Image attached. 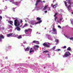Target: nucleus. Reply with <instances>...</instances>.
I'll use <instances>...</instances> for the list:
<instances>
[{"label":"nucleus","instance_id":"f257e3e1","mask_svg":"<svg viewBox=\"0 0 73 73\" xmlns=\"http://www.w3.org/2000/svg\"><path fill=\"white\" fill-rule=\"evenodd\" d=\"M14 25L15 26H19L20 25V23L18 19H16L14 21Z\"/></svg>","mask_w":73,"mask_h":73},{"label":"nucleus","instance_id":"f03ea898","mask_svg":"<svg viewBox=\"0 0 73 73\" xmlns=\"http://www.w3.org/2000/svg\"><path fill=\"white\" fill-rule=\"evenodd\" d=\"M70 53L69 52H67L65 53V54H64V56L66 57H68L69 55H70Z\"/></svg>","mask_w":73,"mask_h":73},{"label":"nucleus","instance_id":"7ed1b4c3","mask_svg":"<svg viewBox=\"0 0 73 73\" xmlns=\"http://www.w3.org/2000/svg\"><path fill=\"white\" fill-rule=\"evenodd\" d=\"M43 46H46V48H49V47H50V45H49V44L46 43H44L43 44Z\"/></svg>","mask_w":73,"mask_h":73},{"label":"nucleus","instance_id":"20e7f679","mask_svg":"<svg viewBox=\"0 0 73 73\" xmlns=\"http://www.w3.org/2000/svg\"><path fill=\"white\" fill-rule=\"evenodd\" d=\"M13 35V33H10L7 35V37H13V36H12Z\"/></svg>","mask_w":73,"mask_h":73},{"label":"nucleus","instance_id":"39448f33","mask_svg":"<svg viewBox=\"0 0 73 73\" xmlns=\"http://www.w3.org/2000/svg\"><path fill=\"white\" fill-rule=\"evenodd\" d=\"M52 31L54 32H55V33H54V34H55L56 35H57V30L55 28H52Z\"/></svg>","mask_w":73,"mask_h":73},{"label":"nucleus","instance_id":"423d86ee","mask_svg":"<svg viewBox=\"0 0 73 73\" xmlns=\"http://www.w3.org/2000/svg\"><path fill=\"white\" fill-rule=\"evenodd\" d=\"M31 29H25V33H27V32H28L29 31H31Z\"/></svg>","mask_w":73,"mask_h":73},{"label":"nucleus","instance_id":"0eeeda50","mask_svg":"<svg viewBox=\"0 0 73 73\" xmlns=\"http://www.w3.org/2000/svg\"><path fill=\"white\" fill-rule=\"evenodd\" d=\"M30 49V47H27V48H26L25 50V51H28L29 50V49Z\"/></svg>","mask_w":73,"mask_h":73},{"label":"nucleus","instance_id":"6e6552de","mask_svg":"<svg viewBox=\"0 0 73 73\" xmlns=\"http://www.w3.org/2000/svg\"><path fill=\"white\" fill-rule=\"evenodd\" d=\"M4 38V36L3 35H0V40H1V39H3Z\"/></svg>","mask_w":73,"mask_h":73},{"label":"nucleus","instance_id":"1a4fd4ad","mask_svg":"<svg viewBox=\"0 0 73 73\" xmlns=\"http://www.w3.org/2000/svg\"><path fill=\"white\" fill-rule=\"evenodd\" d=\"M15 29H16L17 31H20V30H21V29L19 27H17L16 28H15Z\"/></svg>","mask_w":73,"mask_h":73},{"label":"nucleus","instance_id":"9d476101","mask_svg":"<svg viewBox=\"0 0 73 73\" xmlns=\"http://www.w3.org/2000/svg\"><path fill=\"white\" fill-rule=\"evenodd\" d=\"M32 50V48H31L30 50L29 51V53H31L32 52H34V50Z\"/></svg>","mask_w":73,"mask_h":73},{"label":"nucleus","instance_id":"9b49d317","mask_svg":"<svg viewBox=\"0 0 73 73\" xmlns=\"http://www.w3.org/2000/svg\"><path fill=\"white\" fill-rule=\"evenodd\" d=\"M8 23H10L11 25H13V24H12L13 23V21H9Z\"/></svg>","mask_w":73,"mask_h":73},{"label":"nucleus","instance_id":"f8f14e48","mask_svg":"<svg viewBox=\"0 0 73 73\" xmlns=\"http://www.w3.org/2000/svg\"><path fill=\"white\" fill-rule=\"evenodd\" d=\"M47 7H48L47 5L45 6L44 7V8L43 9V11H45L46 10V9L47 8Z\"/></svg>","mask_w":73,"mask_h":73},{"label":"nucleus","instance_id":"ddd939ff","mask_svg":"<svg viewBox=\"0 0 73 73\" xmlns=\"http://www.w3.org/2000/svg\"><path fill=\"white\" fill-rule=\"evenodd\" d=\"M71 8V6H70V5H69L68 6V11H70V10Z\"/></svg>","mask_w":73,"mask_h":73},{"label":"nucleus","instance_id":"4468645a","mask_svg":"<svg viewBox=\"0 0 73 73\" xmlns=\"http://www.w3.org/2000/svg\"><path fill=\"white\" fill-rule=\"evenodd\" d=\"M17 38L18 39H20V38H22V35H19L18 37Z\"/></svg>","mask_w":73,"mask_h":73},{"label":"nucleus","instance_id":"2eb2a0df","mask_svg":"<svg viewBox=\"0 0 73 73\" xmlns=\"http://www.w3.org/2000/svg\"><path fill=\"white\" fill-rule=\"evenodd\" d=\"M38 23H38V22L35 23H34V22H33V23H32V25H35V24H38Z\"/></svg>","mask_w":73,"mask_h":73},{"label":"nucleus","instance_id":"dca6fc26","mask_svg":"<svg viewBox=\"0 0 73 73\" xmlns=\"http://www.w3.org/2000/svg\"><path fill=\"white\" fill-rule=\"evenodd\" d=\"M13 4H15V5H18V3H17V2H13Z\"/></svg>","mask_w":73,"mask_h":73},{"label":"nucleus","instance_id":"f3484780","mask_svg":"<svg viewBox=\"0 0 73 73\" xmlns=\"http://www.w3.org/2000/svg\"><path fill=\"white\" fill-rule=\"evenodd\" d=\"M41 18H39V17H37L36 18V19L37 20H38V21H40V20H41Z\"/></svg>","mask_w":73,"mask_h":73},{"label":"nucleus","instance_id":"a211bd4d","mask_svg":"<svg viewBox=\"0 0 73 73\" xmlns=\"http://www.w3.org/2000/svg\"><path fill=\"white\" fill-rule=\"evenodd\" d=\"M34 47L35 48H39V46H38V45H35L34 46Z\"/></svg>","mask_w":73,"mask_h":73},{"label":"nucleus","instance_id":"6ab92c4d","mask_svg":"<svg viewBox=\"0 0 73 73\" xmlns=\"http://www.w3.org/2000/svg\"><path fill=\"white\" fill-rule=\"evenodd\" d=\"M64 3L65 4L66 7H67V2L66 1H64Z\"/></svg>","mask_w":73,"mask_h":73},{"label":"nucleus","instance_id":"aec40b11","mask_svg":"<svg viewBox=\"0 0 73 73\" xmlns=\"http://www.w3.org/2000/svg\"><path fill=\"white\" fill-rule=\"evenodd\" d=\"M67 50H71V49L70 48V47H69L67 49Z\"/></svg>","mask_w":73,"mask_h":73},{"label":"nucleus","instance_id":"412c9836","mask_svg":"<svg viewBox=\"0 0 73 73\" xmlns=\"http://www.w3.org/2000/svg\"><path fill=\"white\" fill-rule=\"evenodd\" d=\"M56 48V46H54L53 48H52V50H54V49H55V48Z\"/></svg>","mask_w":73,"mask_h":73},{"label":"nucleus","instance_id":"4be33fe9","mask_svg":"<svg viewBox=\"0 0 73 73\" xmlns=\"http://www.w3.org/2000/svg\"><path fill=\"white\" fill-rule=\"evenodd\" d=\"M57 4H56V5H52V7L53 8H54V7H55V6H56V5H57Z\"/></svg>","mask_w":73,"mask_h":73},{"label":"nucleus","instance_id":"5701e85b","mask_svg":"<svg viewBox=\"0 0 73 73\" xmlns=\"http://www.w3.org/2000/svg\"><path fill=\"white\" fill-rule=\"evenodd\" d=\"M36 40L33 41V43H34V44H36Z\"/></svg>","mask_w":73,"mask_h":73},{"label":"nucleus","instance_id":"b1692460","mask_svg":"<svg viewBox=\"0 0 73 73\" xmlns=\"http://www.w3.org/2000/svg\"><path fill=\"white\" fill-rule=\"evenodd\" d=\"M37 3H40V2H41V0H38L37 1H36Z\"/></svg>","mask_w":73,"mask_h":73},{"label":"nucleus","instance_id":"393cba45","mask_svg":"<svg viewBox=\"0 0 73 73\" xmlns=\"http://www.w3.org/2000/svg\"><path fill=\"white\" fill-rule=\"evenodd\" d=\"M15 8L13 7V8L12 10H13V11H14V12H15Z\"/></svg>","mask_w":73,"mask_h":73},{"label":"nucleus","instance_id":"a878e982","mask_svg":"<svg viewBox=\"0 0 73 73\" xmlns=\"http://www.w3.org/2000/svg\"><path fill=\"white\" fill-rule=\"evenodd\" d=\"M36 44H39V42L38 41H36Z\"/></svg>","mask_w":73,"mask_h":73},{"label":"nucleus","instance_id":"bb28decb","mask_svg":"<svg viewBox=\"0 0 73 73\" xmlns=\"http://www.w3.org/2000/svg\"><path fill=\"white\" fill-rule=\"evenodd\" d=\"M42 22V21L41 20H40L39 21H38V23H41Z\"/></svg>","mask_w":73,"mask_h":73},{"label":"nucleus","instance_id":"cd10ccee","mask_svg":"<svg viewBox=\"0 0 73 73\" xmlns=\"http://www.w3.org/2000/svg\"><path fill=\"white\" fill-rule=\"evenodd\" d=\"M55 41L57 42H58V40L57 39L55 40Z\"/></svg>","mask_w":73,"mask_h":73},{"label":"nucleus","instance_id":"c85d7f7f","mask_svg":"<svg viewBox=\"0 0 73 73\" xmlns=\"http://www.w3.org/2000/svg\"><path fill=\"white\" fill-rule=\"evenodd\" d=\"M65 48H66V46H65L63 47V49H65Z\"/></svg>","mask_w":73,"mask_h":73},{"label":"nucleus","instance_id":"c756f323","mask_svg":"<svg viewBox=\"0 0 73 73\" xmlns=\"http://www.w3.org/2000/svg\"><path fill=\"white\" fill-rule=\"evenodd\" d=\"M37 4H38V2H37V1H36V3L35 4L36 6H37Z\"/></svg>","mask_w":73,"mask_h":73},{"label":"nucleus","instance_id":"7c9ffc66","mask_svg":"<svg viewBox=\"0 0 73 73\" xmlns=\"http://www.w3.org/2000/svg\"><path fill=\"white\" fill-rule=\"evenodd\" d=\"M69 39L70 40H73V37H71L69 38Z\"/></svg>","mask_w":73,"mask_h":73},{"label":"nucleus","instance_id":"2f4dec72","mask_svg":"<svg viewBox=\"0 0 73 73\" xmlns=\"http://www.w3.org/2000/svg\"><path fill=\"white\" fill-rule=\"evenodd\" d=\"M56 15H57V14L56 13L54 15V17H56Z\"/></svg>","mask_w":73,"mask_h":73},{"label":"nucleus","instance_id":"473e14b6","mask_svg":"<svg viewBox=\"0 0 73 73\" xmlns=\"http://www.w3.org/2000/svg\"><path fill=\"white\" fill-rule=\"evenodd\" d=\"M13 0H11L10 1V2H11V3H13Z\"/></svg>","mask_w":73,"mask_h":73},{"label":"nucleus","instance_id":"72a5a7b5","mask_svg":"<svg viewBox=\"0 0 73 73\" xmlns=\"http://www.w3.org/2000/svg\"><path fill=\"white\" fill-rule=\"evenodd\" d=\"M44 52H49V51L46 50L45 51H44Z\"/></svg>","mask_w":73,"mask_h":73},{"label":"nucleus","instance_id":"f704fd0d","mask_svg":"<svg viewBox=\"0 0 73 73\" xmlns=\"http://www.w3.org/2000/svg\"><path fill=\"white\" fill-rule=\"evenodd\" d=\"M58 28H61V26H60V25L58 26Z\"/></svg>","mask_w":73,"mask_h":73},{"label":"nucleus","instance_id":"c9c22d12","mask_svg":"<svg viewBox=\"0 0 73 73\" xmlns=\"http://www.w3.org/2000/svg\"><path fill=\"white\" fill-rule=\"evenodd\" d=\"M27 25H28L26 23L25 25H24V26H26V27H27Z\"/></svg>","mask_w":73,"mask_h":73},{"label":"nucleus","instance_id":"e433bc0d","mask_svg":"<svg viewBox=\"0 0 73 73\" xmlns=\"http://www.w3.org/2000/svg\"><path fill=\"white\" fill-rule=\"evenodd\" d=\"M2 17L1 16H0V19H1V20H2Z\"/></svg>","mask_w":73,"mask_h":73},{"label":"nucleus","instance_id":"4c0bfd02","mask_svg":"<svg viewBox=\"0 0 73 73\" xmlns=\"http://www.w3.org/2000/svg\"><path fill=\"white\" fill-rule=\"evenodd\" d=\"M57 17H56L54 19V20H55V21H56V20L57 19Z\"/></svg>","mask_w":73,"mask_h":73},{"label":"nucleus","instance_id":"58836bf2","mask_svg":"<svg viewBox=\"0 0 73 73\" xmlns=\"http://www.w3.org/2000/svg\"><path fill=\"white\" fill-rule=\"evenodd\" d=\"M23 23V20H21L20 23Z\"/></svg>","mask_w":73,"mask_h":73},{"label":"nucleus","instance_id":"ea45409f","mask_svg":"<svg viewBox=\"0 0 73 73\" xmlns=\"http://www.w3.org/2000/svg\"><path fill=\"white\" fill-rule=\"evenodd\" d=\"M67 38H70V36H67Z\"/></svg>","mask_w":73,"mask_h":73},{"label":"nucleus","instance_id":"a19ab883","mask_svg":"<svg viewBox=\"0 0 73 73\" xmlns=\"http://www.w3.org/2000/svg\"><path fill=\"white\" fill-rule=\"evenodd\" d=\"M70 1H71L70 0H68V3H70Z\"/></svg>","mask_w":73,"mask_h":73},{"label":"nucleus","instance_id":"79ce46f5","mask_svg":"<svg viewBox=\"0 0 73 73\" xmlns=\"http://www.w3.org/2000/svg\"><path fill=\"white\" fill-rule=\"evenodd\" d=\"M57 50L58 51H60V50H60V49H58Z\"/></svg>","mask_w":73,"mask_h":73},{"label":"nucleus","instance_id":"37998d69","mask_svg":"<svg viewBox=\"0 0 73 73\" xmlns=\"http://www.w3.org/2000/svg\"><path fill=\"white\" fill-rule=\"evenodd\" d=\"M34 49H38V48H35L34 47Z\"/></svg>","mask_w":73,"mask_h":73},{"label":"nucleus","instance_id":"c03bdc74","mask_svg":"<svg viewBox=\"0 0 73 73\" xmlns=\"http://www.w3.org/2000/svg\"><path fill=\"white\" fill-rule=\"evenodd\" d=\"M47 11H44L45 13H47Z\"/></svg>","mask_w":73,"mask_h":73},{"label":"nucleus","instance_id":"a18cd8bd","mask_svg":"<svg viewBox=\"0 0 73 73\" xmlns=\"http://www.w3.org/2000/svg\"><path fill=\"white\" fill-rule=\"evenodd\" d=\"M60 21H62V19L61 18H60Z\"/></svg>","mask_w":73,"mask_h":73},{"label":"nucleus","instance_id":"49530a36","mask_svg":"<svg viewBox=\"0 0 73 73\" xmlns=\"http://www.w3.org/2000/svg\"><path fill=\"white\" fill-rule=\"evenodd\" d=\"M5 58H6V59H8V57H6Z\"/></svg>","mask_w":73,"mask_h":73},{"label":"nucleus","instance_id":"de8ad7c7","mask_svg":"<svg viewBox=\"0 0 73 73\" xmlns=\"http://www.w3.org/2000/svg\"><path fill=\"white\" fill-rule=\"evenodd\" d=\"M48 11H50V9L49 8L48 9Z\"/></svg>","mask_w":73,"mask_h":73},{"label":"nucleus","instance_id":"09e8293b","mask_svg":"<svg viewBox=\"0 0 73 73\" xmlns=\"http://www.w3.org/2000/svg\"><path fill=\"white\" fill-rule=\"evenodd\" d=\"M68 3V4H71V3Z\"/></svg>","mask_w":73,"mask_h":73},{"label":"nucleus","instance_id":"8fccbe9b","mask_svg":"<svg viewBox=\"0 0 73 73\" xmlns=\"http://www.w3.org/2000/svg\"><path fill=\"white\" fill-rule=\"evenodd\" d=\"M47 55H48V56H49V54H48Z\"/></svg>","mask_w":73,"mask_h":73},{"label":"nucleus","instance_id":"3c124183","mask_svg":"<svg viewBox=\"0 0 73 73\" xmlns=\"http://www.w3.org/2000/svg\"><path fill=\"white\" fill-rule=\"evenodd\" d=\"M72 15H73V12H72Z\"/></svg>","mask_w":73,"mask_h":73},{"label":"nucleus","instance_id":"603ef678","mask_svg":"<svg viewBox=\"0 0 73 73\" xmlns=\"http://www.w3.org/2000/svg\"><path fill=\"white\" fill-rule=\"evenodd\" d=\"M43 3H45V1H43Z\"/></svg>","mask_w":73,"mask_h":73},{"label":"nucleus","instance_id":"864d4df0","mask_svg":"<svg viewBox=\"0 0 73 73\" xmlns=\"http://www.w3.org/2000/svg\"><path fill=\"white\" fill-rule=\"evenodd\" d=\"M54 1H56V0H53Z\"/></svg>","mask_w":73,"mask_h":73},{"label":"nucleus","instance_id":"5fc2aeb1","mask_svg":"<svg viewBox=\"0 0 73 73\" xmlns=\"http://www.w3.org/2000/svg\"><path fill=\"white\" fill-rule=\"evenodd\" d=\"M44 69H45V67H44Z\"/></svg>","mask_w":73,"mask_h":73},{"label":"nucleus","instance_id":"6e6d98bb","mask_svg":"<svg viewBox=\"0 0 73 73\" xmlns=\"http://www.w3.org/2000/svg\"><path fill=\"white\" fill-rule=\"evenodd\" d=\"M54 1H53V3H54Z\"/></svg>","mask_w":73,"mask_h":73},{"label":"nucleus","instance_id":"4d7b16f0","mask_svg":"<svg viewBox=\"0 0 73 73\" xmlns=\"http://www.w3.org/2000/svg\"><path fill=\"white\" fill-rule=\"evenodd\" d=\"M1 19H0V21H1Z\"/></svg>","mask_w":73,"mask_h":73},{"label":"nucleus","instance_id":"13d9d810","mask_svg":"<svg viewBox=\"0 0 73 73\" xmlns=\"http://www.w3.org/2000/svg\"><path fill=\"white\" fill-rule=\"evenodd\" d=\"M25 21H26V22H27V20H25Z\"/></svg>","mask_w":73,"mask_h":73},{"label":"nucleus","instance_id":"bf43d9fd","mask_svg":"<svg viewBox=\"0 0 73 73\" xmlns=\"http://www.w3.org/2000/svg\"><path fill=\"white\" fill-rule=\"evenodd\" d=\"M46 29V28H45V29Z\"/></svg>","mask_w":73,"mask_h":73},{"label":"nucleus","instance_id":"052dcab7","mask_svg":"<svg viewBox=\"0 0 73 73\" xmlns=\"http://www.w3.org/2000/svg\"><path fill=\"white\" fill-rule=\"evenodd\" d=\"M66 0V1H67V0Z\"/></svg>","mask_w":73,"mask_h":73}]
</instances>
